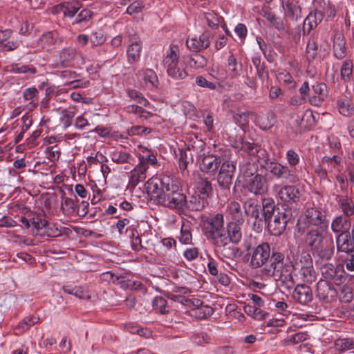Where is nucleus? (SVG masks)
Here are the masks:
<instances>
[{
	"label": "nucleus",
	"mask_w": 354,
	"mask_h": 354,
	"mask_svg": "<svg viewBox=\"0 0 354 354\" xmlns=\"http://www.w3.org/2000/svg\"><path fill=\"white\" fill-rule=\"evenodd\" d=\"M244 209L249 220L252 221L254 227L258 225L259 227V223L262 222L260 216L262 207L258 201L252 198L247 200L244 203Z\"/></svg>",
	"instance_id": "14"
},
{
	"label": "nucleus",
	"mask_w": 354,
	"mask_h": 354,
	"mask_svg": "<svg viewBox=\"0 0 354 354\" xmlns=\"http://www.w3.org/2000/svg\"><path fill=\"white\" fill-rule=\"evenodd\" d=\"M179 57V47L177 45H170L162 61L167 75L177 80H183L188 75L184 68V63L180 62Z\"/></svg>",
	"instance_id": "4"
},
{
	"label": "nucleus",
	"mask_w": 354,
	"mask_h": 354,
	"mask_svg": "<svg viewBox=\"0 0 354 354\" xmlns=\"http://www.w3.org/2000/svg\"><path fill=\"white\" fill-rule=\"evenodd\" d=\"M278 81L290 89H295L297 87V83L294 80L291 74L285 69H279L277 73Z\"/></svg>",
	"instance_id": "31"
},
{
	"label": "nucleus",
	"mask_w": 354,
	"mask_h": 354,
	"mask_svg": "<svg viewBox=\"0 0 354 354\" xmlns=\"http://www.w3.org/2000/svg\"><path fill=\"white\" fill-rule=\"evenodd\" d=\"M290 216L285 212H277L268 222V227L271 233L274 236H279L285 230Z\"/></svg>",
	"instance_id": "12"
},
{
	"label": "nucleus",
	"mask_w": 354,
	"mask_h": 354,
	"mask_svg": "<svg viewBox=\"0 0 354 354\" xmlns=\"http://www.w3.org/2000/svg\"><path fill=\"white\" fill-rule=\"evenodd\" d=\"M336 108L340 115L344 117H352L354 115V104L351 97L342 96L336 101Z\"/></svg>",
	"instance_id": "20"
},
{
	"label": "nucleus",
	"mask_w": 354,
	"mask_h": 354,
	"mask_svg": "<svg viewBox=\"0 0 354 354\" xmlns=\"http://www.w3.org/2000/svg\"><path fill=\"white\" fill-rule=\"evenodd\" d=\"M39 318L35 315L28 316L19 322L15 329L19 333H24L30 328L31 326L39 322Z\"/></svg>",
	"instance_id": "33"
},
{
	"label": "nucleus",
	"mask_w": 354,
	"mask_h": 354,
	"mask_svg": "<svg viewBox=\"0 0 354 354\" xmlns=\"http://www.w3.org/2000/svg\"><path fill=\"white\" fill-rule=\"evenodd\" d=\"M309 225L317 226V227L324 226V228H328V221L325 212L320 207L315 206L313 203H308L304 214L298 220L297 227L299 231L304 232Z\"/></svg>",
	"instance_id": "6"
},
{
	"label": "nucleus",
	"mask_w": 354,
	"mask_h": 354,
	"mask_svg": "<svg viewBox=\"0 0 354 354\" xmlns=\"http://www.w3.org/2000/svg\"><path fill=\"white\" fill-rule=\"evenodd\" d=\"M213 309L211 307L205 305L198 308L197 311L196 312V316L198 319H203L211 316L213 314Z\"/></svg>",
	"instance_id": "58"
},
{
	"label": "nucleus",
	"mask_w": 354,
	"mask_h": 354,
	"mask_svg": "<svg viewBox=\"0 0 354 354\" xmlns=\"http://www.w3.org/2000/svg\"><path fill=\"white\" fill-rule=\"evenodd\" d=\"M147 169H146V166H144L142 163L138 162V164L130 172L129 180V184L132 187H136L140 183L144 181L147 177Z\"/></svg>",
	"instance_id": "22"
},
{
	"label": "nucleus",
	"mask_w": 354,
	"mask_h": 354,
	"mask_svg": "<svg viewBox=\"0 0 354 354\" xmlns=\"http://www.w3.org/2000/svg\"><path fill=\"white\" fill-rule=\"evenodd\" d=\"M192 239L190 227L188 225L183 224L180 230V236L179 240L182 243L189 244Z\"/></svg>",
	"instance_id": "52"
},
{
	"label": "nucleus",
	"mask_w": 354,
	"mask_h": 354,
	"mask_svg": "<svg viewBox=\"0 0 354 354\" xmlns=\"http://www.w3.org/2000/svg\"><path fill=\"white\" fill-rule=\"evenodd\" d=\"M209 37L210 34L208 32H204L199 37L196 35L189 37L186 41V46L191 51L200 52L209 47Z\"/></svg>",
	"instance_id": "13"
},
{
	"label": "nucleus",
	"mask_w": 354,
	"mask_h": 354,
	"mask_svg": "<svg viewBox=\"0 0 354 354\" xmlns=\"http://www.w3.org/2000/svg\"><path fill=\"white\" fill-rule=\"evenodd\" d=\"M109 157L112 161L119 164L129 162L131 159V156L129 153L118 149H113L109 152Z\"/></svg>",
	"instance_id": "34"
},
{
	"label": "nucleus",
	"mask_w": 354,
	"mask_h": 354,
	"mask_svg": "<svg viewBox=\"0 0 354 354\" xmlns=\"http://www.w3.org/2000/svg\"><path fill=\"white\" fill-rule=\"evenodd\" d=\"M140 163H142L144 166H146V169H148L149 165L158 167L159 164L156 156L153 153H149L146 156L140 155L138 156Z\"/></svg>",
	"instance_id": "51"
},
{
	"label": "nucleus",
	"mask_w": 354,
	"mask_h": 354,
	"mask_svg": "<svg viewBox=\"0 0 354 354\" xmlns=\"http://www.w3.org/2000/svg\"><path fill=\"white\" fill-rule=\"evenodd\" d=\"M223 225V216L221 214L206 218L203 225L207 238L212 239L219 248L227 245V236Z\"/></svg>",
	"instance_id": "5"
},
{
	"label": "nucleus",
	"mask_w": 354,
	"mask_h": 354,
	"mask_svg": "<svg viewBox=\"0 0 354 354\" xmlns=\"http://www.w3.org/2000/svg\"><path fill=\"white\" fill-rule=\"evenodd\" d=\"M227 243L229 240L234 243L240 242L242 238V232L241 226L234 222L227 225Z\"/></svg>",
	"instance_id": "28"
},
{
	"label": "nucleus",
	"mask_w": 354,
	"mask_h": 354,
	"mask_svg": "<svg viewBox=\"0 0 354 354\" xmlns=\"http://www.w3.org/2000/svg\"><path fill=\"white\" fill-rule=\"evenodd\" d=\"M272 189L276 196L281 201L293 203L299 201L300 193L299 189L294 185L281 186L279 184H274Z\"/></svg>",
	"instance_id": "11"
},
{
	"label": "nucleus",
	"mask_w": 354,
	"mask_h": 354,
	"mask_svg": "<svg viewBox=\"0 0 354 354\" xmlns=\"http://www.w3.org/2000/svg\"><path fill=\"white\" fill-rule=\"evenodd\" d=\"M128 95L131 99L137 101L138 103L144 106H146L147 103H148L147 100L143 97H142L140 95V93L136 90H129Z\"/></svg>",
	"instance_id": "64"
},
{
	"label": "nucleus",
	"mask_w": 354,
	"mask_h": 354,
	"mask_svg": "<svg viewBox=\"0 0 354 354\" xmlns=\"http://www.w3.org/2000/svg\"><path fill=\"white\" fill-rule=\"evenodd\" d=\"M337 203L342 211L346 216H351L354 214V201L351 198L346 196H339Z\"/></svg>",
	"instance_id": "29"
},
{
	"label": "nucleus",
	"mask_w": 354,
	"mask_h": 354,
	"mask_svg": "<svg viewBox=\"0 0 354 354\" xmlns=\"http://www.w3.org/2000/svg\"><path fill=\"white\" fill-rule=\"evenodd\" d=\"M310 335L306 332H299L290 337V342L297 344L308 339Z\"/></svg>",
	"instance_id": "59"
},
{
	"label": "nucleus",
	"mask_w": 354,
	"mask_h": 354,
	"mask_svg": "<svg viewBox=\"0 0 354 354\" xmlns=\"http://www.w3.org/2000/svg\"><path fill=\"white\" fill-rule=\"evenodd\" d=\"M205 19L207 25L214 29H216L223 23V18L218 17L214 11L207 12L205 14Z\"/></svg>",
	"instance_id": "43"
},
{
	"label": "nucleus",
	"mask_w": 354,
	"mask_h": 354,
	"mask_svg": "<svg viewBox=\"0 0 354 354\" xmlns=\"http://www.w3.org/2000/svg\"><path fill=\"white\" fill-rule=\"evenodd\" d=\"M137 76L142 80L149 88H156L158 85V79L154 71L149 68L142 69L138 71Z\"/></svg>",
	"instance_id": "24"
},
{
	"label": "nucleus",
	"mask_w": 354,
	"mask_h": 354,
	"mask_svg": "<svg viewBox=\"0 0 354 354\" xmlns=\"http://www.w3.org/2000/svg\"><path fill=\"white\" fill-rule=\"evenodd\" d=\"M145 187L150 200L156 205L171 209L184 204V194L179 192L178 183L168 175L152 177Z\"/></svg>",
	"instance_id": "2"
},
{
	"label": "nucleus",
	"mask_w": 354,
	"mask_h": 354,
	"mask_svg": "<svg viewBox=\"0 0 354 354\" xmlns=\"http://www.w3.org/2000/svg\"><path fill=\"white\" fill-rule=\"evenodd\" d=\"M228 211L234 219H238L241 214V205L236 202L230 203Z\"/></svg>",
	"instance_id": "63"
},
{
	"label": "nucleus",
	"mask_w": 354,
	"mask_h": 354,
	"mask_svg": "<svg viewBox=\"0 0 354 354\" xmlns=\"http://www.w3.org/2000/svg\"><path fill=\"white\" fill-rule=\"evenodd\" d=\"M317 23L315 15L310 14L304 21V32L309 33L310 31L317 27Z\"/></svg>",
	"instance_id": "53"
},
{
	"label": "nucleus",
	"mask_w": 354,
	"mask_h": 354,
	"mask_svg": "<svg viewBox=\"0 0 354 354\" xmlns=\"http://www.w3.org/2000/svg\"><path fill=\"white\" fill-rule=\"evenodd\" d=\"M153 310L161 314H166L169 312L167 300L162 297H156L152 302Z\"/></svg>",
	"instance_id": "45"
},
{
	"label": "nucleus",
	"mask_w": 354,
	"mask_h": 354,
	"mask_svg": "<svg viewBox=\"0 0 354 354\" xmlns=\"http://www.w3.org/2000/svg\"><path fill=\"white\" fill-rule=\"evenodd\" d=\"M326 230L322 226L308 230L304 243L314 255L327 260L333 255L334 243L331 235H327Z\"/></svg>",
	"instance_id": "3"
},
{
	"label": "nucleus",
	"mask_w": 354,
	"mask_h": 354,
	"mask_svg": "<svg viewBox=\"0 0 354 354\" xmlns=\"http://www.w3.org/2000/svg\"><path fill=\"white\" fill-rule=\"evenodd\" d=\"M337 249L338 252H345L347 255L353 252L354 243L349 239L347 232L341 233L336 239Z\"/></svg>",
	"instance_id": "23"
},
{
	"label": "nucleus",
	"mask_w": 354,
	"mask_h": 354,
	"mask_svg": "<svg viewBox=\"0 0 354 354\" xmlns=\"http://www.w3.org/2000/svg\"><path fill=\"white\" fill-rule=\"evenodd\" d=\"M62 7L64 16L72 18L80 10L81 5L78 1H73L64 3Z\"/></svg>",
	"instance_id": "35"
},
{
	"label": "nucleus",
	"mask_w": 354,
	"mask_h": 354,
	"mask_svg": "<svg viewBox=\"0 0 354 354\" xmlns=\"http://www.w3.org/2000/svg\"><path fill=\"white\" fill-rule=\"evenodd\" d=\"M237 150H242L250 157V161L254 164L259 162L266 157V151L254 143L244 142L241 138L232 145Z\"/></svg>",
	"instance_id": "7"
},
{
	"label": "nucleus",
	"mask_w": 354,
	"mask_h": 354,
	"mask_svg": "<svg viewBox=\"0 0 354 354\" xmlns=\"http://www.w3.org/2000/svg\"><path fill=\"white\" fill-rule=\"evenodd\" d=\"M328 95L327 86L322 82H316L312 86V94L309 102L313 106H320Z\"/></svg>",
	"instance_id": "15"
},
{
	"label": "nucleus",
	"mask_w": 354,
	"mask_h": 354,
	"mask_svg": "<svg viewBox=\"0 0 354 354\" xmlns=\"http://www.w3.org/2000/svg\"><path fill=\"white\" fill-rule=\"evenodd\" d=\"M61 208L65 214L73 215L76 212L75 201L71 198L64 197L61 203Z\"/></svg>",
	"instance_id": "41"
},
{
	"label": "nucleus",
	"mask_w": 354,
	"mask_h": 354,
	"mask_svg": "<svg viewBox=\"0 0 354 354\" xmlns=\"http://www.w3.org/2000/svg\"><path fill=\"white\" fill-rule=\"evenodd\" d=\"M292 298L301 304H306L313 300V292L308 286L297 284L292 295Z\"/></svg>",
	"instance_id": "16"
},
{
	"label": "nucleus",
	"mask_w": 354,
	"mask_h": 354,
	"mask_svg": "<svg viewBox=\"0 0 354 354\" xmlns=\"http://www.w3.org/2000/svg\"><path fill=\"white\" fill-rule=\"evenodd\" d=\"M203 205L198 200L196 197L192 196L189 201H187L186 196L184 194V204L180 207H171V209H188L190 210L198 211L202 209Z\"/></svg>",
	"instance_id": "37"
},
{
	"label": "nucleus",
	"mask_w": 354,
	"mask_h": 354,
	"mask_svg": "<svg viewBox=\"0 0 354 354\" xmlns=\"http://www.w3.org/2000/svg\"><path fill=\"white\" fill-rule=\"evenodd\" d=\"M64 78H68L71 80L69 82H66L65 85L69 86L71 88H86L89 85V82L84 80H75L77 75L75 73L72 71H64L62 73Z\"/></svg>",
	"instance_id": "27"
},
{
	"label": "nucleus",
	"mask_w": 354,
	"mask_h": 354,
	"mask_svg": "<svg viewBox=\"0 0 354 354\" xmlns=\"http://www.w3.org/2000/svg\"><path fill=\"white\" fill-rule=\"evenodd\" d=\"M321 272L326 280L331 281L337 285L342 283L344 271L338 272L331 263H326L321 267Z\"/></svg>",
	"instance_id": "17"
},
{
	"label": "nucleus",
	"mask_w": 354,
	"mask_h": 354,
	"mask_svg": "<svg viewBox=\"0 0 354 354\" xmlns=\"http://www.w3.org/2000/svg\"><path fill=\"white\" fill-rule=\"evenodd\" d=\"M74 296L81 299H89L91 298V294L85 286H77L75 290Z\"/></svg>",
	"instance_id": "57"
},
{
	"label": "nucleus",
	"mask_w": 354,
	"mask_h": 354,
	"mask_svg": "<svg viewBox=\"0 0 354 354\" xmlns=\"http://www.w3.org/2000/svg\"><path fill=\"white\" fill-rule=\"evenodd\" d=\"M342 162V157L336 152L332 156H324L322 159V164L329 172L339 171Z\"/></svg>",
	"instance_id": "25"
},
{
	"label": "nucleus",
	"mask_w": 354,
	"mask_h": 354,
	"mask_svg": "<svg viewBox=\"0 0 354 354\" xmlns=\"http://www.w3.org/2000/svg\"><path fill=\"white\" fill-rule=\"evenodd\" d=\"M353 61L351 59H346L343 62L341 69L340 75L341 78L344 82H348L353 74Z\"/></svg>",
	"instance_id": "40"
},
{
	"label": "nucleus",
	"mask_w": 354,
	"mask_h": 354,
	"mask_svg": "<svg viewBox=\"0 0 354 354\" xmlns=\"http://www.w3.org/2000/svg\"><path fill=\"white\" fill-rule=\"evenodd\" d=\"M256 122L261 129L268 130L274 125V120L272 115H262L257 118Z\"/></svg>",
	"instance_id": "44"
},
{
	"label": "nucleus",
	"mask_w": 354,
	"mask_h": 354,
	"mask_svg": "<svg viewBox=\"0 0 354 354\" xmlns=\"http://www.w3.org/2000/svg\"><path fill=\"white\" fill-rule=\"evenodd\" d=\"M250 265L254 268L263 267L261 270L263 277L272 278L277 281H281L287 288L294 286L292 265L284 261V255L282 253L274 252L270 257V247L267 243L259 244L252 249Z\"/></svg>",
	"instance_id": "1"
},
{
	"label": "nucleus",
	"mask_w": 354,
	"mask_h": 354,
	"mask_svg": "<svg viewBox=\"0 0 354 354\" xmlns=\"http://www.w3.org/2000/svg\"><path fill=\"white\" fill-rule=\"evenodd\" d=\"M247 188L255 195L264 194L267 190L265 177L260 174L252 176L247 183Z\"/></svg>",
	"instance_id": "19"
},
{
	"label": "nucleus",
	"mask_w": 354,
	"mask_h": 354,
	"mask_svg": "<svg viewBox=\"0 0 354 354\" xmlns=\"http://www.w3.org/2000/svg\"><path fill=\"white\" fill-rule=\"evenodd\" d=\"M188 66L194 69L202 68L207 65L206 58L201 55H195L187 57Z\"/></svg>",
	"instance_id": "39"
},
{
	"label": "nucleus",
	"mask_w": 354,
	"mask_h": 354,
	"mask_svg": "<svg viewBox=\"0 0 354 354\" xmlns=\"http://www.w3.org/2000/svg\"><path fill=\"white\" fill-rule=\"evenodd\" d=\"M38 95V91L36 88L35 87H30V88H28L24 90V100H30V102L29 103V109H32L33 108H35L37 104V102H35V98Z\"/></svg>",
	"instance_id": "48"
},
{
	"label": "nucleus",
	"mask_w": 354,
	"mask_h": 354,
	"mask_svg": "<svg viewBox=\"0 0 354 354\" xmlns=\"http://www.w3.org/2000/svg\"><path fill=\"white\" fill-rule=\"evenodd\" d=\"M196 84L200 87L207 88L212 90L216 89L217 86H219L218 84L208 82L203 76H197L196 77Z\"/></svg>",
	"instance_id": "56"
},
{
	"label": "nucleus",
	"mask_w": 354,
	"mask_h": 354,
	"mask_svg": "<svg viewBox=\"0 0 354 354\" xmlns=\"http://www.w3.org/2000/svg\"><path fill=\"white\" fill-rule=\"evenodd\" d=\"M198 189L201 194L208 196L212 192V184L207 180H202L198 185Z\"/></svg>",
	"instance_id": "62"
},
{
	"label": "nucleus",
	"mask_w": 354,
	"mask_h": 354,
	"mask_svg": "<svg viewBox=\"0 0 354 354\" xmlns=\"http://www.w3.org/2000/svg\"><path fill=\"white\" fill-rule=\"evenodd\" d=\"M55 44L53 34L51 32H48L43 34L39 39V44L42 48L49 50Z\"/></svg>",
	"instance_id": "47"
},
{
	"label": "nucleus",
	"mask_w": 354,
	"mask_h": 354,
	"mask_svg": "<svg viewBox=\"0 0 354 354\" xmlns=\"http://www.w3.org/2000/svg\"><path fill=\"white\" fill-rule=\"evenodd\" d=\"M223 161L219 156H207L201 160L200 169L203 172L214 174Z\"/></svg>",
	"instance_id": "18"
},
{
	"label": "nucleus",
	"mask_w": 354,
	"mask_h": 354,
	"mask_svg": "<svg viewBox=\"0 0 354 354\" xmlns=\"http://www.w3.org/2000/svg\"><path fill=\"white\" fill-rule=\"evenodd\" d=\"M126 232H130L129 236L132 239L131 244L133 250L138 251L141 248V239L138 236V233L135 230V227L133 225L127 227Z\"/></svg>",
	"instance_id": "46"
},
{
	"label": "nucleus",
	"mask_w": 354,
	"mask_h": 354,
	"mask_svg": "<svg viewBox=\"0 0 354 354\" xmlns=\"http://www.w3.org/2000/svg\"><path fill=\"white\" fill-rule=\"evenodd\" d=\"M339 298L342 302L348 303L351 301L353 298L352 289L348 286L342 287L340 291Z\"/></svg>",
	"instance_id": "54"
},
{
	"label": "nucleus",
	"mask_w": 354,
	"mask_h": 354,
	"mask_svg": "<svg viewBox=\"0 0 354 354\" xmlns=\"http://www.w3.org/2000/svg\"><path fill=\"white\" fill-rule=\"evenodd\" d=\"M310 91V88L309 87L308 82L307 81L304 82L299 89V92L301 95V98L295 100H291V104L294 105H299L304 103L306 99V96L309 94Z\"/></svg>",
	"instance_id": "50"
},
{
	"label": "nucleus",
	"mask_w": 354,
	"mask_h": 354,
	"mask_svg": "<svg viewBox=\"0 0 354 354\" xmlns=\"http://www.w3.org/2000/svg\"><path fill=\"white\" fill-rule=\"evenodd\" d=\"M335 348L339 353L354 349V339L349 337H340L334 343Z\"/></svg>",
	"instance_id": "32"
},
{
	"label": "nucleus",
	"mask_w": 354,
	"mask_h": 354,
	"mask_svg": "<svg viewBox=\"0 0 354 354\" xmlns=\"http://www.w3.org/2000/svg\"><path fill=\"white\" fill-rule=\"evenodd\" d=\"M264 167L277 178H283L293 184L299 181L298 176L286 165L274 162H266Z\"/></svg>",
	"instance_id": "9"
},
{
	"label": "nucleus",
	"mask_w": 354,
	"mask_h": 354,
	"mask_svg": "<svg viewBox=\"0 0 354 354\" xmlns=\"http://www.w3.org/2000/svg\"><path fill=\"white\" fill-rule=\"evenodd\" d=\"M350 225V221L346 218L339 216L332 221L331 229L335 233H346Z\"/></svg>",
	"instance_id": "30"
},
{
	"label": "nucleus",
	"mask_w": 354,
	"mask_h": 354,
	"mask_svg": "<svg viewBox=\"0 0 354 354\" xmlns=\"http://www.w3.org/2000/svg\"><path fill=\"white\" fill-rule=\"evenodd\" d=\"M261 207L263 211V215L266 221L272 218L273 215L277 214V212H280L279 208H275L274 202L270 200H264Z\"/></svg>",
	"instance_id": "38"
},
{
	"label": "nucleus",
	"mask_w": 354,
	"mask_h": 354,
	"mask_svg": "<svg viewBox=\"0 0 354 354\" xmlns=\"http://www.w3.org/2000/svg\"><path fill=\"white\" fill-rule=\"evenodd\" d=\"M333 52L337 59H342L346 56V50L344 36L337 33L333 37Z\"/></svg>",
	"instance_id": "26"
},
{
	"label": "nucleus",
	"mask_w": 354,
	"mask_h": 354,
	"mask_svg": "<svg viewBox=\"0 0 354 354\" xmlns=\"http://www.w3.org/2000/svg\"><path fill=\"white\" fill-rule=\"evenodd\" d=\"M286 159L290 166H295L299 163L300 158L295 150L289 149L286 152Z\"/></svg>",
	"instance_id": "60"
},
{
	"label": "nucleus",
	"mask_w": 354,
	"mask_h": 354,
	"mask_svg": "<svg viewBox=\"0 0 354 354\" xmlns=\"http://www.w3.org/2000/svg\"><path fill=\"white\" fill-rule=\"evenodd\" d=\"M142 52V44L139 39H132L127 47V55L129 64H133L140 60Z\"/></svg>",
	"instance_id": "21"
},
{
	"label": "nucleus",
	"mask_w": 354,
	"mask_h": 354,
	"mask_svg": "<svg viewBox=\"0 0 354 354\" xmlns=\"http://www.w3.org/2000/svg\"><path fill=\"white\" fill-rule=\"evenodd\" d=\"M266 19L274 26L278 31L282 32L286 31L285 24L282 19L276 17L272 13L266 15Z\"/></svg>",
	"instance_id": "49"
},
{
	"label": "nucleus",
	"mask_w": 354,
	"mask_h": 354,
	"mask_svg": "<svg viewBox=\"0 0 354 354\" xmlns=\"http://www.w3.org/2000/svg\"><path fill=\"white\" fill-rule=\"evenodd\" d=\"M75 114L76 111L74 107H69L62 111L60 122L65 129L71 125L72 119L74 118Z\"/></svg>",
	"instance_id": "36"
},
{
	"label": "nucleus",
	"mask_w": 354,
	"mask_h": 354,
	"mask_svg": "<svg viewBox=\"0 0 354 354\" xmlns=\"http://www.w3.org/2000/svg\"><path fill=\"white\" fill-rule=\"evenodd\" d=\"M235 171V163L229 160L223 161L217 175V182L221 188L230 189Z\"/></svg>",
	"instance_id": "10"
},
{
	"label": "nucleus",
	"mask_w": 354,
	"mask_h": 354,
	"mask_svg": "<svg viewBox=\"0 0 354 354\" xmlns=\"http://www.w3.org/2000/svg\"><path fill=\"white\" fill-rule=\"evenodd\" d=\"M92 17V12L88 9H83L77 15L75 19V24H80L84 21H89Z\"/></svg>",
	"instance_id": "61"
},
{
	"label": "nucleus",
	"mask_w": 354,
	"mask_h": 354,
	"mask_svg": "<svg viewBox=\"0 0 354 354\" xmlns=\"http://www.w3.org/2000/svg\"><path fill=\"white\" fill-rule=\"evenodd\" d=\"M75 50L70 48L64 49L59 54V62L61 66L64 67L70 66V64L75 57Z\"/></svg>",
	"instance_id": "42"
},
{
	"label": "nucleus",
	"mask_w": 354,
	"mask_h": 354,
	"mask_svg": "<svg viewBox=\"0 0 354 354\" xmlns=\"http://www.w3.org/2000/svg\"><path fill=\"white\" fill-rule=\"evenodd\" d=\"M192 340L193 343L200 346L209 343L210 338L206 333H200L194 334L192 337Z\"/></svg>",
	"instance_id": "55"
},
{
	"label": "nucleus",
	"mask_w": 354,
	"mask_h": 354,
	"mask_svg": "<svg viewBox=\"0 0 354 354\" xmlns=\"http://www.w3.org/2000/svg\"><path fill=\"white\" fill-rule=\"evenodd\" d=\"M301 267L296 274V279L292 274L295 283L298 281L312 283L316 279V274L313 266V260L310 254H306L300 261ZM295 283H294L295 285Z\"/></svg>",
	"instance_id": "8"
}]
</instances>
